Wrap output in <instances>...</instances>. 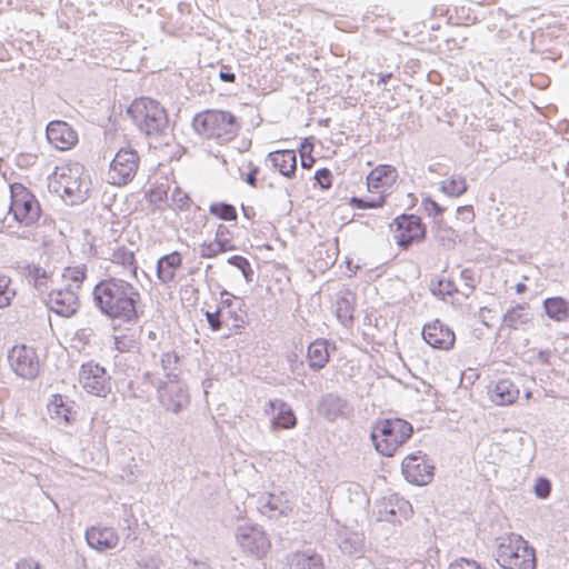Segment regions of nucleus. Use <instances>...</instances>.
<instances>
[{
    "instance_id": "8",
    "label": "nucleus",
    "mask_w": 569,
    "mask_h": 569,
    "mask_svg": "<svg viewBox=\"0 0 569 569\" xmlns=\"http://www.w3.org/2000/svg\"><path fill=\"white\" fill-rule=\"evenodd\" d=\"M58 184L70 203L77 204L89 197L91 181L87 174H83V167L76 164L60 174Z\"/></svg>"
},
{
    "instance_id": "27",
    "label": "nucleus",
    "mask_w": 569,
    "mask_h": 569,
    "mask_svg": "<svg viewBox=\"0 0 569 569\" xmlns=\"http://www.w3.org/2000/svg\"><path fill=\"white\" fill-rule=\"evenodd\" d=\"M533 315L530 311L528 303H518L517 306L507 310L503 315L502 322L506 327L518 330L525 329L526 326L531 323Z\"/></svg>"
},
{
    "instance_id": "55",
    "label": "nucleus",
    "mask_w": 569,
    "mask_h": 569,
    "mask_svg": "<svg viewBox=\"0 0 569 569\" xmlns=\"http://www.w3.org/2000/svg\"><path fill=\"white\" fill-rule=\"evenodd\" d=\"M259 173V167L250 163V171L243 178L250 187H257V176Z\"/></svg>"
},
{
    "instance_id": "6",
    "label": "nucleus",
    "mask_w": 569,
    "mask_h": 569,
    "mask_svg": "<svg viewBox=\"0 0 569 569\" xmlns=\"http://www.w3.org/2000/svg\"><path fill=\"white\" fill-rule=\"evenodd\" d=\"M10 198L9 212L13 214L14 220L24 226H31L39 220L40 203L27 187L19 182L10 184Z\"/></svg>"
},
{
    "instance_id": "49",
    "label": "nucleus",
    "mask_w": 569,
    "mask_h": 569,
    "mask_svg": "<svg viewBox=\"0 0 569 569\" xmlns=\"http://www.w3.org/2000/svg\"><path fill=\"white\" fill-rule=\"evenodd\" d=\"M421 204L429 217H441L445 211V208L430 197L423 198Z\"/></svg>"
},
{
    "instance_id": "12",
    "label": "nucleus",
    "mask_w": 569,
    "mask_h": 569,
    "mask_svg": "<svg viewBox=\"0 0 569 569\" xmlns=\"http://www.w3.org/2000/svg\"><path fill=\"white\" fill-rule=\"evenodd\" d=\"M157 393L160 405L174 415L180 413L190 403L187 387L179 380L160 381Z\"/></svg>"
},
{
    "instance_id": "57",
    "label": "nucleus",
    "mask_w": 569,
    "mask_h": 569,
    "mask_svg": "<svg viewBox=\"0 0 569 569\" xmlns=\"http://www.w3.org/2000/svg\"><path fill=\"white\" fill-rule=\"evenodd\" d=\"M511 213H512V210H511V209H509L506 213H503V214H502V219H503V220H502V223H503L505 226H508V227H510V228H513V227H517V226L521 224V223L525 221V212H523V213L521 214V217H520V218H517L516 216H513L515 221H513L512 223H509V222L507 221V218H508V216H509V214H511Z\"/></svg>"
},
{
    "instance_id": "14",
    "label": "nucleus",
    "mask_w": 569,
    "mask_h": 569,
    "mask_svg": "<svg viewBox=\"0 0 569 569\" xmlns=\"http://www.w3.org/2000/svg\"><path fill=\"white\" fill-rule=\"evenodd\" d=\"M221 302L220 307L224 315V319L229 325V330L234 333H240L248 323V310L242 298L236 297L226 289L220 292Z\"/></svg>"
},
{
    "instance_id": "60",
    "label": "nucleus",
    "mask_w": 569,
    "mask_h": 569,
    "mask_svg": "<svg viewBox=\"0 0 569 569\" xmlns=\"http://www.w3.org/2000/svg\"><path fill=\"white\" fill-rule=\"evenodd\" d=\"M457 213L463 216L465 220H471L473 218V210L471 206L459 207Z\"/></svg>"
},
{
    "instance_id": "11",
    "label": "nucleus",
    "mask_w": 569,
    "mask_h": 569,
    "mask_svg": "<svg viewBox=\"0 0 569 569\" xmlns=\"http://www.w3.org/2000/svg\"><path fill=\"white\" fill-rule=\"evenodd\" d=\"M395 239L399 247L408 249L415 242H421L426 238V226L416 214L403 213L395 219Z\"/></svg>"
},
{
    "instance_id": "26",
    "label": "nucleus",
    "mask_w": 569,
    "mask_h": 569,
    "mask_svg": "<svg viewBox=\"0 0 569 569\" xmlns=\"http://www.w3.org/2000/svg\"><path fill=\"white\" fill-rule=\"evenodd\" d=\"M182 264V256L178 251H172L158 259L157 278L162 283H169L174 280L177 270Z\"/></svg>"
},
{
    "instance_id": "15",
    "label": "nucleus",
    "mask_w": 569,
    "mask_h": 569,
    "mask_svg": "<svg viewBox=\"0 0 569 569\" xmlns=\"http://www.w3.org/2000/svg\"><path fill=\"white\" fill-rule=\"evenodd\" d=\"M236 539L243 551L258 558L264 556L270 548L269 539L257 526L244 525L238 527Z\"/></svg>"
},
{
    "instance_id": "34",
    "label": "nucleus",
    "mask_w": 569,
    "mask_h": 569,
    "mask_svg": "<svg viewBox=\"0 0 569 569\" xmlns=\"http://www.w3.org/2000/svg\"><path fill=\"white\" fill-rule=\"evenodd\" d=\"M292 569H325L322 558L317 553H298L296 555Z\"/></svg>"
},
{
    "instance_id": "16",
    "label": "nucleus",
    "mask_w": 569,
    "mask_h": 569,
    "mask_svg": "<svg viewBox=\"0 0 569 569\" xmlns=\"http://www.w3.org/2000/svg\"><path fill=\"white\" fill-rule=\"evenodd\" d=\"M47 303L51 311L58 316L68 318L77 312L79 298L74 288L67 286L63 289L52 290L48 296Z\"/></svg>"
},
{
    "instance_id": "32",
    "label": "nucleus",
    "mask_w": 569,
    "mask_h": 569,
    "mask_svg": "<svg viewBox=\"0 0 569 569\" xmlns=\"http://www.w3.org/2000/svg\"><path fill=\"white\" fill-rule=\"evenodd\" d=\"M111 261L114 264L121 266L126 271H128L133 278L137 279L138 266L134 259V253L130 249L126 247H118L111 254Z\"/></svg>"
},
{
    "instance_id": "42",
    "label": "nucleus",
    "mask_w": 569,
    "mask_h": 569,
    "mask_svg": "<svg viewBox=\"0 0 569 569\" xmlns=\"http://www.w3.org/2000/svg\"><path fill=\"white\" fill-rule=\"evenodd\" d=\"M63 278L71 281L68 286H71L77 291L80 284L86 279V266H78L73 268H67L63 272Z\"/></svg>"
},
{
    "instance_id": "13",
    "label": "nucleus",
    "mask_w": 569,
    "mask_h": 569,
    "mask_svg": "<svg viewBox=\"0 0 569 569\" xmlns=\"http://www.w3.org/2000/svg\"><path fill=\"white\" fill-rule=\"evenodd\" d=\"M109 380L106 369L99 363L87 362L81 366L79 382L87 392L104 397L110 391Z\"/></svg>"
},
{
    "instance_id": "56",
    "label": "nucleus",
    "mask_w": 569,
    "mask_h": 569,
    "mask_svg": "<svg viewBox=\"0 0 569 569\" xmlns=\"http://www.w3.org/2000/svg\"><path fill=\"white\" fill-rule=\"evenodd\" d=\"M218 76H219V79L223 82H234L236 81V74L233 72L229 71V68L227 66H221Z\"/></svg>"
},
{
    "instance_id": "31",
    "label": "nucleus",
    "mask_w": 569,
    "mask_h": 569,
    "mask_svg": "<svg viewBox=\"0 0 569 569\" xmlns=\"http://www.w3.org/2000/svg\"><path fill=\"white\" fill-rule=\"evenodd\" d=\"M353 300L355 297L351 292H346L337 298L336 315L345 327L353 321Z\"/></svg>"
},
{
    "instance_id": "36",
    "label": "nucleus",
    "mask_w": 569,
    "mask_h": 569,
    "mask_svg": "<svg viewBox=\"0 0 569 569\" xmlns=\"http://www.w3.org/2000/svg\"><path fill=\"white\" fill-rule=\"evenodd\" d=\"M467 182L462 176H452L448 181H442L440 190L450 197H460L467 191Z\"/></svg>"
},
{
    "instance_id": "25",
    "label": "nucleus",
    "mask_w": 569,
    "mask_h": 569,
    "mask_svg": "<svg viewBox=\"0 0 569 569\" xmlns=\"http://www.w3.org/2000/svg\"><path fill=\"white\" fill-rule=\"evenodd\" d=\"M519 393L518 387L510 379H501L489 389L490 400L497 406L512 405Z\"/></svg>"
},
{
    "instance_id": "30",
    "label": "nucleus",
    "mask_w": 569,
    "mask_h": 569,
    "mask_svg": "<svg viewBox=\"0 0 569 569\" xmlns=\"http://www.w3.org/2000/svg\"><path fill=\"white\" fill-rule=\"evenodd\" d=\"M270 406H279L277 415L272 418V427L274 429H291L297 425V418L292 408L281 399L270 400Z\"/></svg>"
},
{
    "instance_id": "5",
    "label": "nucleus",
    "mask_w": 569,
    "mask_h": 569,
    "mask_svg": "<svg viewBox=\"0 0 569 569\" xmlns=\"http://www.w3.org/2000/svg\"><path fill=\"white\" fill-rule=\"evenodd\" d=\"M412 433V425L401 418L381 419L373 425L370 438L380 455L392 457Z\"/></svg>"
},
{
    "instance_id": "38",
    "label": "nucleus",
    "mask_w": 569,
    "mask_h": 569,
    "mask_svg": "<svg viewBox=\"0 0 569 569\" xmlns=\"http://www.w3.org/2000/svg\"><path fill=\"white\" fill-rule=\"evenodd\" d=\"M209 211L211 214L224 221L237 220L236 208L227 202H214L210 204Z\"/></svg>"
},
{
    "instance_id": "28",
    "label": "nucleus",
    "mask_w": 569,
    "mask_h": 569,
    "mask_svg": "<svg viewBox=\"0 0 569 569\" xmlns=\"http://www.w3.org/2000/svg\"><path fill=\"white\" fill-rule=\"evenodd\" d=\"M328 346L325 339H317L308 346L307 359L311 370L319 371L326 367L330 358Z\"/></svg>"
},
{
    "instance_id": "29",
    "label": "nucleus",
    "mask_w": 569,
    "mask_h": 569,
    "mask_svg": "<svg viewBox=\"0 0 569 569\" xmlns=\"http://www.w3.org/2000/svg\"><path fill=\"white\" fill-rule=\"evenodd\" d=\"M546 315L553 321L563 322L569 319V301L562 297H550L542 302Z\"/></svg>"
},
{
    "instance_id": "47",
    "label": "nucleus",
    "mask_w": 569,
    "mask_h": 569,
    "mask_svg": "<svg viewBox=\"0 0 569 569\" xmlns=\"http://www.w3.org/2000/svg\"><path fill=\"white\" fill-rule=\"evenodd\" d=\"M50 410H53L58 417H62L67 422L70 421V408L63 403L62 397L60 395H56L53 397V400L50 403Z\"/></svg>"
},
{
    "instance_id": "2",
    "label": "nucleus",
    "mask_w": 569,
    "mask_h": 569,
    "mask_svg": "<svg viewBox=\"0 0 569 569\" xmlns=\"http://www.w3.org/2000/svg\"><path fill=\"white\" fill-rule=\"evenodd\" d=\"M127 114L149 140L150 147L169 146L173 140L168 113L157 100L147 97L136 99L127 109Z\"/></svg>"
},
{
    "instance_id": "35",
    "label": "nucleus",
    "mask_w": 569,
    "mask_h": 569,
    "mask_svg": "<svg viewBox=\"0 0 569 569\" xmlns=\"http://www.w3.org/2000/svg\"><path fill=\"white\" fill-rule=\"evenodd\" d=\"M179 356L176 351H168L161 355L160 363L167 377V381L178 380L179 373L177 372Z\"/></svg>"
},
{
    "instance_id": "44",
    "label": "nucleus",
    "mask_w": 569,
    "mask_h": 569,
    "mask_svg": "<svg viewBox=\"0 0 569 569\" xmlns=\"http://www.w3.org/2000/svg\"><path fill=\"white\" fill-rule=\"evenodd\" d=\"M233 249V247H223L220 242L202 243L200 246V256L202 258H214L218 253Z\"/></svg>"
},
{
    "instance_id": "9",
    "label": "nucleus",
    "mask_w": 569,
    "mask_h": 569,
    "mask_svg": "<svg viewBox=\"0 0 569 569\" xmlns=\"http://www.w3.org/2000/svg\"><path fill=\"white\" fill-rule=\"evenodd\" d=\"M8 361L12 371L28 380H33L40 371V361L33 347L16 345L8 352Z\"/></svg>"
},
{
    "instance_id": "62",
    "label": "nucleus",
    "mask_w": 569,
    "mask_h": 569,
    "mask_svg": "<svg viewBox=\"0 0 569 569\" xmlns=\"http://www.w3.org/2000/svg\"><path fill=\"white\" fill-rule=\"evenodd\" d=\"M315 159L311 156L301 154V167L305 169L311 168Z\"/></svg>"
},
{
    "instance_id": "4",
    "label": "nucleus",
    "mask_w": 569,
    "mask_h": 569,
    "mask_svg": "<svg viewBox=\"0 0 569 569\" xmlns=\"http://www.w3.org/2000/svg\"><path fill=\"white\" fill-rule=\"evenodd\" d=\"M196 132L206 139L229 142L237 137L240 123L230 111L207 110L198 113L192 121Z\"/></svg>"
},
{
    "instance_id": "52",
    "label": "nucleus",
    "mask_w": 569,
    "mask_h": 569,
    "mask_svg": "<svg viewBox=\"0 0 569 569\" xmlns=\"http://www.w3.org/2000/svg\"><path fill=\"white\" fill-rule=\"evenodd\" d=\"M228 234L229 229L224 224H219L216 232V239L213 242L223 243V247H232L231 244H229V239L227 238Z\"/></svg>"
},
{
    "instance_id": "21",
    "label": "nucleus",
    "mask_w": 569,
    "mask_h": 569,
    "mask_svg": "<svg viewBox=\"0 0 569 569\" xmlns=\"http://www.w3.org/2000/svg\"><path fill=\"white\" fill-rule=\"evenodd\" d=\"M88 545L98 551H106L117 547L119 536L111 527H91L86 530Z\"/></svg>"
},
{
    "instance_id": "37",
    "label": "nucleus",
    "mask_w": 569,
    "mask_h": 569,
    "mask_svg": "<svg viewBox=\"0 0 569 569\" xmlns=\"http://www.w3.org/2000/svg\"><path fill=\"white\" fill-rule=\"evenodd\" d=\"M386 201L385 191H381L378 197H352L350 199V206L356 209H375L383 206Z\"/></svg>"
},
{
    "instance_id": "43",
    "label": "nucleus",
    "mask_w": 569,
    "mask_h": 569,
    "mask_svg": "<svg viewBox=\"0 0 569 569\" xmlns=\"http://www.w3.org/2000/svg\"><path fill=\"white\" fill-rule=\"evenodd\" d=\"M206 319H207L208 325L212 331L221 330L223 325L229 327V323L226 321L224 315H223L220 306L213 312L207 311Z\"/></svg>"
},
{
    "instance_id": "46",
    "label": "nucleus",
    "mask_w": 569,
    "mask_h": 569,
    "mask_svg": "<svg viewBox=\"0 0 569 569\" xmlns=\"http://www.w3.org/2000/svg\"><path fill=\"white\" fill-rule=\"evenodd\" d=\"M533 492L539 499H547L551 493V482L546 477H539L533 486Z\"/></svg>"
},
{
    "instance_id": "50",
    "label": "nucleus",
    "mask_w": 569,
    "mask_h": 569,
    "mask_svg": "<svg viewBox=\"0 0 569 569\" xmlns=\"http://www.w3.org/2000/svg\"><path fill=\"white\" fill-rule=\"evenodd\" d=\"M315 179L321 189H329L332 184V173L327 168H321L316 171Z\"/></svg>"
},
{
    "instance_id": "24",
    "label": "nucleus",
    "mask_w": 569,
    "mask_h": 569,
    "mask_svg": "<svg viewBox=\"0 0 569 569\" xmlns=\"http://www.w3.org/2000/svg\"><path fill=\"white\" fill-rule=\"evenodd\" d=\"M267 161L283 177L292 178L297 171V154L293 150H277L269 152Z\"/></svg>"
},
{
    "instance_id": "59",
    "label": "nucleus",
    "mask_w": 569,
    "mask_h": 569,
    "mask_svg": "<svg viewBox=\"0 0 569 569\" xmlns=\"http://www.w3.org/2000/svg\"><path fill=\"white\" fill-rule=\"evenodd\" d=\"M124 522H126V529H128L129 531H134L136 530V527H137V519H134V517L129 513L127 510H124V518H123Z\"/></svg>"
},
{
    "instance_id": "48",
    "label": "nucleus",
    "mask_w": 569,
    "mask_h": 569,
    "mask_svg": "<svg viewBox=\"0 0 569 569\" xmlns=\"http://www.w3.org/2000/svg\"><path fill=\"white\" fill-rule=\"evenodd\" d=\"M457 288L453 282L448 280H439L436 284L431 287V292L435 296H451L453 292H457Z\"/></svg>"
},
{
    "instance_id": "64",
    "label": "nucleus",
    "mask_w": 569,
    "mask_h": 569,
    "mask_svg": "<svg viewBox=\"0 0 569 569\" xmlns=\"http://www.w3.org/2000/svg\"><path fill=\"white\" fill-rule=\"evenodd\" d=\"M137 567H138V569H156L157 568L154 563H151V565L144 563L142 566V561H140V560L137 561Z\"/></svg>"
},
{
    "instance_id": "7",
    "label": "nucleus",
    "mask_w": 569,
    "mask_h": 569,
    "mask_svg": "<svg viewBox=\"0 0 569 569\" xmlns=\"http://www.w3.org/2000/svg\"><path fill=\"white\" fill-rule=\"evenodd\" d=\"M140 158L132 148H122L110 162L107 174L108 182L113 186H126L136 177Z\"/></svg>"
},
{
    "instance_id": "20",
    "label": "nucleus",
    "mask_w": 569,
    "mask_h": 569,
    "mask_svg": "<svg viewBox=\"0 0 569 569\" xmlns=\"http://www.w3.org/2000/svg\"><path fill=\"white\" fill-rule=\"evenodd\" d=\"M257 508L262 515L269 518L287 516L292 511L291 503L283 493H262L258 499Z\"/></svg>"
},
{
    "instance_id": "3",
    "label": "nucleus",
    "mask_w": 569,
    "mask_h": 569,
    "mask_svg": "<svg viewBox=\"0 0 569 569\" xmlns=\"http://www.w3.org/2000/svg\"><path fill=\"white\" fill-rule=\"evenodd\" d=\"M496 560L502 569H536V552L520 535L497 538Z\"/></svg>"
},
{
    "instance_id": "39",
    "label": "nucleus",
    "mask_w": 569,
    "mask_h": 569,
    "mask_svg": "<svg viewBox=\"0 0 569 569\" xmlns=\"http://www.w3.org/2000/svg\"><path fill=\"white\" fill-rule=\"evenodd\" d=\"M16 295V290L11 288V278L0 274V309L10 306Z\"/></svg>"
},
{
    "instance_id": "23",
    "label": "nucleus",
    "mask_w": 569,
    "mask_h": 569,
    "mask_svg": "<svg viewBox=\"0 0 569 569\" xmlns=\"http://www.w3.org/2000/svg\"><path fill=\"white\" fill-rule=\"evenodd\" d=\"M319 409L329 421H335L339 417H347L352 412L350 403L345 398L333 392L322 396Z\"/></svg>"
},
{
    "instance_id": "10",
    "label": "nucleus",
    "mask_w": 569,
    "mask_h": 569,
    "mask_svg": "<svg viewBox=\"0 0 569 569\" xmlns=\"http://www.w3.org/2000/svg\"><path fill=\"white\" fill-rule=\"evenodd\" d=\"M401 470L406 480L417 486H426L433 478L435 466L427 455L417 451L405 457Z\"/></svg>"
},
{
    "instance_id": "22",
    "label": "nucleus",
    "mask_w": 569,
    "mask_h": 569,
    "mask_svg": "<svg viewBox=\"0 0 569 569\" xmlns=\"http://www.w3.org/2000/svg\"><path fill=\"white\" fill-rule=\"evenodd\" d=\"M398 173L391 164H379L367 177L368 191L381 192L389 189L397 180Z\"/></svg>"
},
{
    "instance_id": "41",
    "label": "nucleus",
    "mask_w": 569,
    "mask_h": 569,
    "mask_svg": "<svg viewBox=\"0 0 569 569\" xmlns=\"http://www.w3.org/2000/svg\"><path fill=\"white\" fill-rule=\"evenodd\" d=\"M27 278L29 282H33L34 287L41 290L47 286L48 274L47 271L39 266H28Z\"/></svg>"
},
{
    "instance_id": "18",
    "label": "nucleus",
    "mask_w": 569,
    "mask_h": 569,
    "mask_svg": "<svg viewBox=\"0 0 569 569\" xmlns=\"http://www.w3.org/2000/svg\"><path fill=\"white\" fill-rule=\"evenodd\" d=\"M48 141L58 150L71 149L78 142L77 131L66 121L53 120L47 124Z\"/></svg>"
},
{
    "instance_id": "40",
    "label": "nucleus",
    "mask_w": 569,
    "mask_h": 569,
    "mask_svg": "<svg viewBox=\"0 0 569 569\" xmlns=\"http://www.w3.org/2000/svg\"><path fill=\"white\" fill-rule=\"evenodd\" d=\"M227 262L241 271L246 282L250 283L253 281L254 271L247 258L242 256H232L228 258Z\"/></svg>"
},
{
    "instance_id": "45",
    "label": "nucleus",
    "mask_w": 569,
    "mask_h": 569,
    "mask_svg": "<svg viewBox=\"0 0 569 569\" xmlns=\"http://www.w3.org/2000/svg\"><path fill=\"white\" fill-rule=\"evenodd\" d=\"M171 202L176 209L187 210L190 207L191 200L188 193L176 187L171 193Z\"/></svg>"
},
{
    "instance_id": "58",
    "label": "nucleus",
    "mask_w": 569,
    "mask_h": 569,
    "mask_svg": "<svg viewBox=\"0 0 569 569\" xmlns=\"http://www.w3.org/2000/svg\"><path fill=\"white\" fill-rule=\"evenodd\" d=\"M114 348L120 352H124L129 350L130 345L126 337H114Z\"/></svg>"
},
{
    "instance_id": "54",
    "label": "nucleus",
    "mask_w": 569,
    "mask_h": 569,
    "mask_svg": "<svg viewBox=\"0 0 569 569\" xmlns=\"http://www.w3.org/2000/svg\"><path fill=\"white\" fill-rule=\"evenodd\" d=\"M16 569H42L40 563L32 559V558H27V559H22L20 561H18L16 563Z\"/></svg>"
},
{
    "instance_id": "33",
    "label": "nucleus",
    "mask_w": 569,
    "mask_h": 569,
    "mask_svg": "<svg viewBox=\"0 0 569 569\" xmlns=\"http://www.w3.org/2000/svg\"><path fill=\"white\" fill-rule=\"evenodd\" d=\"M339 548L349 556H357L362 552L363 540L357 532H346L339 536Z\"/></svg>"
},
{
    "instance_id": "63",
    "label": "nucleus",
    "mask_w": 569,
    "mask_h": 569,
    "mask_svg": "<svg viewBox=\"0 0 569 569\" xmlns=\"http://www.w3.org/2000/svg\"><path fill=\"white\" fill-rule=\"evenodd\" d=\"M392 78V73H381L379 76L378 84L387 83Z\"/></svg>"
},
{
    "instance_id": "1",
    "label": "nucleus",
    "mask_w": 569,
    "mask_h": 569,
    "mask_svg": "<svg viewBox=\"0 0 569 569\" xmlns=\"http://www.w3.org/2000/svg\"><path fill=\"white\" fill-rule=\"evenodd\" d=\"M92 296L94 306L111 320L133 323L143 313L141 292L124 279L109 277L100 280L94 286Z\"/></svg>"
},
{
    "instance_id": "17",
    "label": "nucleus",
    "mask_w": 569,
    "mask_h": 569,
    "mask_svg": "<svg viewBox=\"0 0 569 569\" xmlns=\"http://www.w3.org/2000/svg\"><path fill=\"white\" fill-rule=\"evenodd\" d=\"M421 335L430 347L439 350H450L456 340L455 332L439 319L426 323Z\"/></svg>"
},
{
    "instance_id": "19",
    "label": "nucleus",
    "mask_w": 569,
    "mask_h": 569,
    "mask_svg": "<svg viewBox=\"0 0 569 569\" xmlns=\"http://www.w3.org/2000/svg\"><path fill=\"white\" fill-rule=\"evenodd\" d=\"M411 512V505L408 500L398 496H390L378 505V519L387 522H400Z\"/></svg>"
},
{
    "instance_id": "61",
    "label": "nucleus",
    "mask_w": 569,
    "mask_h": 569,
    "mask_svg": "<svg viewBox=\"0 0 569 569\" xmlns=\"http://www.w3.org/2000/svg\"><path fill=\"white\" fill-rule=\"evenodd\" d=\"M537 359L543 363L549 365L550 361V351L549 350H540L537 355Z\"/></svg>"
},
{
    "instance_id": "51",
    "label": "nucleus",
    "mask_w": 569,
    "mask_h": 569,
    "mask_svg": "<svg viewBox=\"0 0 569 569\" xmlns=\"http://www.w3.org/2000/svg\"><path fill=\"white\" fill-rule=\"evenodd\" d=\"M449 569H485L479 562L466 558H460L452 562Z\"/></svg>"
},
{
    "instance_id": "53",
    "label": "nucleus",
    "mask_w": 569,
    "mask_h": 569,
    "mask_svg": "<svg viewBox=\"0 0 569 569\" xmlns=\"http://www.w3.org/2000/svg\"><path fill=\"white\" fill-rule=\"evenodd\" d=\"M460 277L465 281V286L467 287L468 291L471 292L476 287L473 271L470 269H463L460 272Z\"/></svg>"
}]
</instances>
